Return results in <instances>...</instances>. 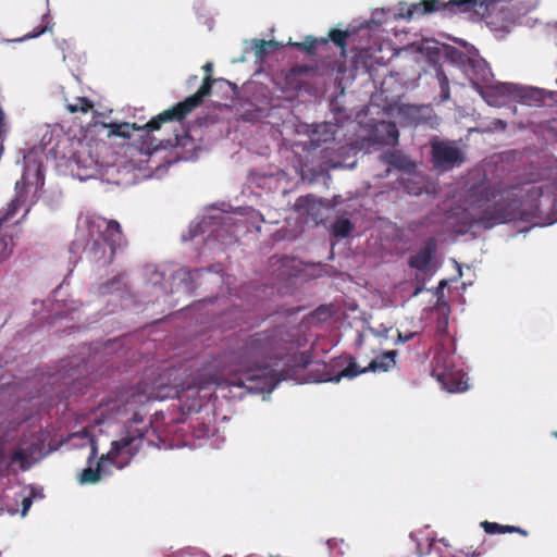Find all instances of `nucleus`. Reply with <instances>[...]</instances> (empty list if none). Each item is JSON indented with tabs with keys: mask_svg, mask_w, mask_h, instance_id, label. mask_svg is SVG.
<instances>
[{
	"mask_svg": "<svg viewBox=\"0 0 557 557\" xmlns=\"http://www.w3.org/2000/svg\"><path fill=\"white\" fill-rule=\"evenodd\" d=\"M302 327L288 322L274 330L255 333L234 352V356L203 355L163 368L152 379H145L137 386L128 388L112 401L111 410L115 417L139 418L151 423L143 412L144 406L151 400H164L176 397L182 414L197 413L210 408V400L218 394L223 398H242L246 393L271 394L284 380L289 379L288 371L280 362L270 363L267 359H282L305 346ZM150 435L159 438L157 431ZM156 443V441H153Z\"/></svg>",
	"mask_w": 557,
	"mask_h": 557,
	"instance_id": "nucleus-1",
	"label": "nucleus"
},
{
	"mask_svg": "<svg viewBox=\"0 0 557 557\" xmlns=\"http://www.w3.org/2000/svg\"><path fill=\"white\" fill-rule=\"evenodd\" d=\"M112 401L107 405L102 413L108 412L109 419H122L123 430L117 440L112 441L110 450L102 455L96 466L92 460L98 454V440L87 429L71 434L70 440L75 447L89 446L90 453L87 458L88 466L82 470L78 476V483L82 485L97 484L102 479L111 474V468L123 469L128 466L134 456L145 445L154 446L150 435L154 434L150 430V423L139 418V412H134V419L128 417H115V411L111 410Z\"/></svg>",
	"mask_w": 557,
	"mask_h": 557,
	"instance_id": "nucleus-2",
	"label": "nucleus"
},
{
	"mask_svg": "<svg viewBox=\"0 0 557 557\" xmlns=\"http://www.w3.org/2000/svg\"><path fill=\"white\" fill-rule=\"evenodd\" d=\"M122 240L121 226L116 221L97 214H85L77 220L76 238L72 243L71 251L82 250L90 262L104 267L112 262Z\"/></svg>",
	"mask_w": 557,
	"mask_h": 557,
	"instance_id": "nucleus-3",
	"label": "nucleus"
},
{
	"mask_svg": "<svg viewBox=\"0 0 557 557\" xmlns=\"http://www.w3.org/2000/svg\"><path fill=\"white\" fill-rule=\"evenodd\" d=\"M45 184L42 157L37 149H30L23 156V174L21 181L15 183V198L9 203L5 211H0V263L7 261L14 248L13 236L9 228L18 222L15 220L17 211L24 208L22 218L29 211L26 196H34Z\"/></svg>",
	"mask_w": 557,
	"mask_h": 557,
	"instance_id": "nucleus-4",
	"label": "nucleus"
},
{
	"mask_svg": "<svg viewBox=\"0 0 557 557\" xmlns=\"http://www.w3.org/2000/svg\"><path fill=\"white\" fill-rule=\"evenodd\" d=\"M207 76L205 77L202 85L193 96L187 97L184 101L178 102L174 107L161 112L158 116L151 119L144 127L137 126V124L133 123H116V122H104L96 120L95 126H100L103 131H107V136H119L122 138H129L134 131H139L145 128L146 136L150 140V146L141 147V151L146 154H150L152 151L158 150L160 147L164 148L162 145L163 140H157L156 138L150 136V132L157 131L160 128L163 122L168 121H181L184 119L193 109L198 107L203 98L211 92L213 79L211 78V72L213 69V64L211 62H207L203 67Z\"/></svg>",
	"mask_w": 557,
	"mask_h": 557,
	"instance_id": "nucleus-5",
	"label": "nucleus"
},
{
	"mask_svg": "<svg viewBox=\"0 0 557 557\" xmlns=\"http://www.w3.org/2000/svg\"><path fill=\"white\" fill-rule=\"evenodd\" d=\"M50 152L81 182L101 177L109 169L99 161L97 145L87 139L62 136Z\"/></svg>",
	"mask_w": 557,
	"mask_h": 557,
	"instance_id": "nucleus-6",
	"label": "nucleus"
},
{
	"mask_svg": "<svg viewBox=\"0 0 557 557\" xmlns=\"http://www.w3.org/2000/svg\"><path fill=\"white\" fill-rule=\"evenodd\" d=\"M479 212L466 210L456 225L458 234H467L474 227L491 230L498 224L512 221L516 218L517 206L513 201H507L495 190L485 189L482 198L478 200Z\"/></svg>",
	"mask_w": 557,
	"mask_h": 557,
	"instance_id": "nucleus-7",
	"label": "nucleus"
},
{
	"mask_svg": "<svg viewBox=\"0 0 557 557\" xmlns=\"http://www.w3.org/2000/svg\"><path fill=\"white\" fill-rule=\"evenodd\" d=\"M200 237L208 249H222L236 242V224L228 213L211 210L200 220L190 223L187 234L182 235V240H194Z\"/></svg>",
	"mask_w": 557,
	"mask_h": 557,
	"instance_id": "nucleus-8",
	"label": "nucleus"
},
{
	"mask_svg": "<svg viewBox=\"0 0 557 557\" xmlns=\"http://www.w3.org/2000/svg\"><path fill=\"white\" fill-rule=\"evenodd\" d=\"M242 310L231 296L201 299L187 308V314L198 324L212 327L231 329L237 320H242Z\"/></svg>",
	"mask_w": 557,
	"mask_h": 557,
	"instance_id": "nucleus-9",
	"label": "nucleus"
},
{
	"mask_svg": "<svg viewBox=\"0 0 557 557\" xmlns=\"http://www.w3.org/2000/svg\"><path fill=\"white\" fill-rule=\"evenodd\" d=\"M432 374L449 393H461L468 389V376L463 369L456 364V356L443 352L435 357Z\"/></svg>",
	"mask_w": 557,
	"mask_h": 557,
	"instance_id": "nucleus-10",
	"label": "nucleus"
},
{
	"mask_svg": "<svg viewBox=\"0 0 557 557\" xmlns=\"http://www.w3.org/2000/svg\"><path fill=\"white\" fill-rule=\"evenodd\" d=\"M223 268L221 264H214L210 268H200L195 270L180 269L173 274V283L177 290L184 294H191L202 284H221L224 282L222 276Z\"/></svg>",
	"mask_w": 557,
	"mask_h": 557,
	"instance_id": "nucleus-11",
	"label": "nucleus"
},
{
	"mask_svg": "<svg viewBox=\"0 0 557 557\" xmlns=\"http://www.w3.org/2000/svg\"><path fill=\"white\" fill-rule=\"evenodd\" d=\"M499 2H493L482 15L473 9L460 10L459 13L469 14V18L473 22L485 21L487 28L498 39L507 36L516 26L513 12L508 8H502L496 11V5Z\"/></svg>",
	"mask_w": 557,
	"mask_h": 557,
	"instance_id": "nucleus-12",
	"label": "nucleus"
},
{
	"mask_svg": "<svg viewBox=\"0 0 557 557\" xmlns=\"http://www.w3.org/2000/svg\"><path fill=\"white\" fill-rule=\"evenodd\" d=\"M449 57L453 63H456L463 74L469 78L473 88L478 91L480 87L486 85L493 79V73L487 62L479 55H465L458 50H451Z\"/></svg>",
	"mask_w": 557,
	"mask_h": 557,
	"instance_id": "nucleus-13",
	"label": "nucleus"
},
{
	"mask_svg": "<svg viewBox=\"0 0 557 557\" xmlns=\"http://www.w3.org/2000/svg\"><path fill=\"white\" fill-rule=\"evenodd\" d=\"M397 350L385 351L376 356L368 367L360 368L354 358L348 359L347 366L337 374L324 376L321 382L338 383L343 377L354 379L359 374L367 372H387L396 363Z\"/></svg>",
	"mask_w": 557,
	"mask_h": 557,
	"instance_id": "nucleus-14",
	"label": "nucleus"
},
{
	"mask_svg": "<svg viewBox=\"0 0 557 557\" xmlns=\"http://www.w3.org/2000/svg\"><path fill=\"white\" fill-rule=\"evenodd\" d=\"M432 162L435 169L445 172L460 166L465 153L454 140H431Z\"/></svg>",
	"mask_w": 557,
	"mask_h": 557,
	"instance_id": "nucleus-15",
	"label": "nucleus"
},
{
	"mask_svg": "<svg viewBox=\"0 0 557 557\" xmlns=\"http://www.w3.org/2000/svg\"><path fill=\"white\" fill-rule=\"evenodd\" d=\"M42 444L34 438L30 442L23 441L20 445L7 456L0 450V470L8 469L14 463H18L22 470H28L36 461L42 458Z\"/></svg>",
	"mask_w": 557,
	"mask_h": 557,
	"instance_id": "nucleus-16",
	"label": "nucleus"
},
{
	"mask_svg": "<svg viewBox=\"0 0 557 557\" xmlns=\"http://www.w3.org/2000/svg\"><path fill=\"white\" fill-rule=\"evenodd\" d=\"M339 128L341 126L337 123L322 122L302 124L297 132L308 136V139L302 145L304 149L311 151L320 148L322 145L332 144L336 139Z\"/></svg>",
	"mask_w": 557,
	"mask_h": 557,
	"instance_id": "nucleus-17",
	"label": "nucleus"
},
{
	"mask_svg": "<svg viewBox=\"0 0 557 557\" xmlns=\"http://www.w3.org/2000/svg\"><path fill=\"white\" fill-rule=\"evenodd\" d=\"M397 114L400 121L408 126L425 125L436 128L440 124V119L430 104L401 103L397 108Z\"/></svg>",
	"mask_w": 557,
	"mask_h": 557,
	"instance_id": "nucleus-18",
	"label": "nucleus"
},
{
	"mask_svg": "<svg viewBox=\"0 0 557 557\" xmlns=\"http://www.w3.org/2000/svg\"><path fill=\"white\" fill-rule=\"evenodd\" d=\"M366 134L359 137L368 143V147L372 146H391L398 144L399 132L396 123L392 121H374L367 125Z\"/></svg>",
	"mask_w": 557,
	"mask_h": 557,
	"instance_id": "nucleus-19",
	"label": "nucleus"
},
{
	"mask_svg": "<svg viewBox=\"0 0 557 557\" xmlns=\"http://www.w3.org/2000/svg\"><path fill=\"white\" fill-rule=\"evenodd\" d=\"M518 84L500 83L493 79L480 87L479 94L488 106L500 108L517 98Z\"/></svg>",
	"mask_w": 557,
	"mask_h": 557,
	"instance_id": "nucleus-20",
	"label": "nucleus"
},
{
	"mask_svg": "<svg viewBox=\"0 0 557 557\" xmlns=\"http://www.w3.org/2000/svg\"><path fill=\"white\" fill-rule=\"evenodd\" d=\"M521 107L531 108L557 106V91L533 86L518 85L517 98Z\"/></svg>",
	"mask_w": 557,
	"mask_h": 557,
	"instance_id": "nucleus-21",
	"label": "nucleus"
},
{
	"mask_svg": "<svg viewBox=\"0 0 557 557\" xmlns=\"http://www.w3.org/2000/svg\"><path fill=\"white\" fill-rule=\"evenodd\" d=\"M133 286L129 283L126 272H122L112 278L101 283L98 293L102 296H114L121 300H131Z\"/></svg>",
	"mask_w": 557,
	"mask_h": 557,
	"instance_id": "nucleus-22",
	"label": "nucleus"
},
{
	"mask_svg": "<svg viewBox=\"0 0 557 557\" xmlns=\"http://www.w3.org/2000/svg\"><path fill=\"white\" fill-rule=\"evenodd\" d=\"M436 249V240L429 238L418 252L409 257L408 265L419 272L426 273L431 269Z\"/></svg>",
	"mask_w": 557,
	"mask_h": 557,
	"instance_id": "nucleus-23",
	"label": "nucleus"
},
{
	"mask_svg": "<svg viewBox=\"0 0 557 557\" xmlns=\"http://www.w3.org/2000/svg\"><path fill=\"white\" fill-rule=\"evenodd\" d=\"M62 136H66L65 134L61 133L60 129H51L47 127L41 136L40 144L38 147H35L34 149H37L39 152V156H46L47 158H51L57 162L58 166H61L62 161L61 159H57L52 152H50L51 149L55 147L59 139H61Z\"/></svg>",
	"mask_w": 557,
	"mask_h": 557,
	"instance_id": "nucleus-24",
	"label": "nucleus"
},
{
	"mask_svg": "<svg viewBox=\"0 0 557 557\" xmlns=\"http://www.w3.org/2000/svg\"><path fill=\"white\" fill-rule=\"evenodd\" d=\"M144 277L146 284L151 287L157 299L166 293V288L164 285V272L160 271L156 265L150 264L145 267Z\"/></svg>",
	"mask_w": 557,
	"mask_h": 557,
	"instance_id": "nucleus-25",
	"label": "nucleus"
},
{
	"mask_svg": "<svg viewBox=\"0 0 557 557\" xmlns=\"http://www.w3.org/2000/svg\"><path fill=\"white\" fill-rule=\"evenodd\" d=\"M45 497L44 490L37 485H26L23 487L21 492V502H22V517H25L32 507V504L36 499H42Z\"/></svg>",
	"mask_w": 557,
	"mask_h": 557,
	"instance_id": "nucleus-26",
	"label": "nucleus"
},
{
	"mask_svg": "<svg viewBox=\"0 0 557 557\" xmlns=\"http://www.w3.org/2000/svg\"><path fill=\"white\" fill-rule=\"evenodd\" d=\"M282 45L276 40L252 39L251 49L256 55V62L262 63L267 55L277 50Z\"/></svg>",
	"mask_w": 557,
	"mask_h": 557,
	"instance_id": "nucleus-27",
	"label": "nucleus"
},
{
	"mask_svg": "<svg viewBox=\"0 0 557 557\" xmlns=\"http://www.w3.org/2000/svg\"><path fill=\"white\" fill-rule=\"evenodd\" d=\"M543 196L542 187L530 186L525 193V206L529 207L532 215L541 213V198Z\"/></svg>",
	"mask_w": 557,
	"mask_h": 557,
	"instance_id": "nucleus-28",
	"label": "nucleus"
},
{
	"mask_svg": "<svg viewBox=\"0 0 557 557\" xmlns=\"http://www.w3.org/2000/svg\"><path fill=\"white\" fill-rule=\"evenodd\" d=\"M383 159L385 163L399 170L410 171L414 166L411 160L399 151L385 153Z\"/></svg>",
	"mask_w": 557,
	"mask_h": 557,
	"instance_id": "nucleus-29",
	"label": "nucleus"
},
{
	"mask_svg": "<svg viewBox=\"0 0 557 557\" xmlns=\"http://www.w3.org/2000/svg\"><path fill=\"white\" fill-rule=\"evenodd\" d=\"M355 224L345 216H338L331 226V235L338 238H346L354 231Z\"/></svg>",
	"mask_w": 557,
	"mask_h": 557,
	"instance_id": "nucleus-30",
	"label": "nucleus"
},
{
	"mask_svg": "<svg viewBox=\"0 0 557 557\" xmlns=\"http://www.w3.org/2000/svg\"><path fill=\"white\" fill-rule=\"evenodd\" d=\"M53 23L52 18L50 17L49 13H46L41 17V25L34 28L33 32L27 33L21 38H16L13 41L15 42H23L29 39H34L39 37L40 35L45 34L46 32H50L52 29Z\"/></svg>",
	"mask_w": 557,
	"mask_h": 557,
	"instance_id": "nucleus-31",
	"label": "nucleus"
},
{
	"mask_svg": "<svg viewBox=\"0 0 557 557\" xmlns=\"http://www.w3.org/2000/svg\"><path fill=\"white\" fill-rule=\"evenodd\" d=\"M436 78L440 86V101H448L450 99L449 79L443 69H436Z\"/></svg>",
	"mask_w": 557,
	"mask_h": 557,
	"instance_id": "nucleus-32",
	"label": "nucleus"
},
{
	"mask_svg": "<svg viewBox=\"0 0 557 557\" xmlns=\"http://www.w3.org/2000/svg\"><path fill=\"white\" fill-rule=\"evenodd\" d=\"M349 35L350 33L348 30H339L334 28L330 30L329 38L335 44V46H337L342 50H345L346 40L349 37Z\"/></svg>",
	"mask_w": 557,
	"mask_h": 557,
	"instance_id": "nucleus-33",
	"label": "nucleus"
},
{
	"mask_svg": "<svg viewBox=\"0 0 557 557\" xmlns=\"http://www.w3.org/2000/svg\"><path fill=\"white\" fill-rule=\"evenodd\" d=\"M288 45L296 47L299 50L306 51L309 54H314L318 49L315 37L312 36H307L302 42L289 41Z\"/></svg>",
	"mask_w": 557,
	"mask_h": 557,
	"instance_id": "nucleus-34",
	"label": "nucleus"
},
{
	"mask_svg": "<svg viewBox=\"0 0 557 557\" xmlns=\"http://www.w3.org/2000/svg\"><path fill=\"white\" fill-rule=\"evenodd\" d=\"M389 13H392V9H375L372 12L370 23H373L375 25L386 23L388 20H392Z\"/></svg>",
	"mask_w": 557,
	"mask_h": 557,
	"instance_id": "nucleus-35",
	"label": "nucleus"
},
{
	"mask_svg": "<svg viewBox=\"0 0 557 557\" xmlns=\"http://www.w3.org/2000/svg\"><path fill=\"white\" fill-rule=\"evenodd\" d=\"M66 108L72 113L87 112L91 108V103L87 98L82 97L77 98L75 102L69 103Z\"/></svg>",
	"mask_w": 557,
	"mask_h": 557,
	"instance_id": "nucleus-36",
	"label": "nucleus"
},
{
	"mask_svg": "<svg viewBox=\"0 0 557 557\" xmlns=\"http://www.w3.org/2000/svg\"><path fill=\"white\" fill-rule=\"evenodd\" d=\"M290 114V111L288 110V108H282V107H271L269 109V112L268 114L265 115V117L269 119V123L275 125V124H278L274 117L276 115H280V120H284L285 116H288Z\"/></svg>",
	"mask_w": 557,
	"mask_h": 557,
	"instance_id": "nucleus-37",
	"label": "nucleus"
},
{
	"mask_svg": "<svg viewBox=\"0 0 557 557\" xmlns=\"http://www.w3.org/2000/svg\"><path fill=\"white\" fill-rule=\"evenodd\" d=\"M314 203H315V197L312 195H307V196L299 197L296 200L295 208L299 211L304 210L306 212H309V210L311 209V207H313Z\"/></svg>",
	"mask_w": 557,
	"mask_h": 557,
	"instance_id": "nucleus-38",
	"label": "nucleus"
},
{
	"mask_svg": "<svg viewBox=\"0 0 557 557\" xmlns=\"http://www.w3.org/2000/svg\"><path fill=\"white\" fill-rule=\"evenodd\" d=\"M409 9V4L407 2H399L395 10H392L391 17L392 20L404 18L407 20V10Z\"/></svg>",
	"mask_w": 557,
	"mask_h": 557,
	"instance_id": "nucleus-39",
	"label": "nucleus"
},
{
	"mask_svg": "<svg viewBox=\"0 0 557 557\" xmlns=\"http://www.w3.org/2000/svg\"><path fill=\"white\" fill-rule=\"evenodd\" d=\"M482 528L484 529L485 533L487 534H500L504 533L505 525H502L496 522H488L483 521L481 523Z\"/></svg>",
	"mask_w": 557,
	"mask_h": 557,
	"instance_id": "nucleus-40",
	"label": "nucleus"
},
{
	"mask_svg": "<svg viewBox=\"0 0 557 557\" xmlns=\"http://www.w3.org/2000/svg\"><path fill=\"white\" fill-rule=\"evenodd\" d=\"M369 331L376 337L387 338L391 327L385 324H380L377 327H369Z\"/></svg>",
	"mask_w": 557,
	"mask_h": 557,
	"instance_id": "nucleus-41",
	"label": "nucleus"
},
{
	"mask_svg": "<svg viewBox=\"0 0 557 557\" xmlns=\"http://www.w3.org/2000/svg\"><path fill=\"white\" fill-rule=\"evenodd\" d=\"M397 333H398L397 338L394 342L395 345L404 344V343L412 339L417 335V332H410L408 334H403L398 331Z\"/></svg>",
	"mask_w": 557,
	"mask_h": 557,
	"instance_id": "nucleus-42",
	"label": "nucleus"
},
{
	"mask_svg": "<svg viewBox=\"0 0 557 557\" xmlns=\"http://www.w3.org/2000/svg\"><path fill=\"white\" fill-rule=\"evenodd\" d=\"M504 533H519L523 536L528 535V532L524 529L515 525H505Z\"/></svg>",
	"mask_w": 557,
	"mask_h": 557,
	"instance_id": "nucleus-43",
	"label": "nucleus"
},
{
	"mask_svg": "<svg viewBox=\"0 0 557 557\" xmlns=\"http://www.w3.org/2000/svg\"><path fill=\"white\" fill-rule=\"evenodd\" d=\"M343 543H344V540H342V539H329V540L325 542V544H326V546H327L329 550H332V549L338 548V546H339L341 544H343Z\"/></svg>",
	"mask_w": 557,
	"mask_h": 557,
	"instance_id": "nucleus-44",
	"label": "nucleus"
},
{
	"mask_svg": "<svg viewBox=\"0 0 557 557\" xmlns=\"http://www.w3.org/2000/svg\"><path fill=\"white\" fill-rule=\"evenodd\" d=\"M447 285V282L445 280H442L440 283H438V286L435 288V292H434V295L441 299V297H443V294H444V289Z\"/></svg>",
	"mask_w": 557,
	"mask_h": 557,
	"instance_id": "nucleus-45",
	"label": "nucleus"
},
{
	"mask_svg": "<svg viewBox=\"0 0 557 557\" xmlns=\"http://www.w3.org/2000/svg\"><path fill=\"white\" fill-rule=\"evenodd\" d=\"M493 128L496 131H505L507 123L503 120L496 119L492 122Z\"/></svg>",
	"mask_w": 557,
	"mask_h": 557,
	"instance_id": "nucleus-46",
	"label": "nucleus"
},
{
	"mask_svg": "<svg viewBox=\"0 0 557 557\" xmlns=\"http://www.w3.org/2000/svg\"><path fill=\"white\" fill-rule=\"evenodd\" d=\"M329 166L332 168V169H336V168H343L345 165L342 162H339V161L331 160ZM346 166L349 168V169L355 168L356 166V161L347 164Z\"/></svg>",
	"mask_w": 557,
	"mask_h": 557,
	"instance_id": "nucleus-47",
	"label": "nucleus"
},
{
	"mask_svg": "<svg viewBox=\"0 0 557 557\" xmlns=\"http://www.w3.org/2000/svg\"><path fill=\"white\" fill-rule=\"evenodd\" d=\"M211 431L212 429L210 428V425H203L201 430L197 431L196 436L199 438L209 436Z\"/></svg>",
	"mask_w": 557,
	"mask_h": 557,
	"instance_id": "nucleus-48",
	"label": "nucleus"
},
{
	"mask_svg": "<svg viewBox=\"0 0 557 557\" xmlns=\"http://www.w3.org/2000/svg\"><path fill=\"white\" fill-rule=\"evenodd\" d=\"M317 40V47L319 46H327L329 45V40L330 38H325V37H320V38H315Z\"/></svg>",
	"mask_w": 557,
	"mask_h": 557,
	"instance_id": "nucleus-49",
	"label": "nucleus"
},
{
	"mask_svg": "<svg viewBox=\"0 0 557 557\" xmlns=\"http://www.w3.org/2000/svg\"><path fill=\"white\" fill-rule=\"evenodd\" d=\"M550 131L554 133V136L557 140V117L552 121Z\"/></svg>",
	"mask_w": 557,
	"mask_h": 557,
	"instance_id": "nucleus-50",
	"label": "nucleus"
},
{
	"mask_svg": "<svg viewBox=\"0 0 557 557\" xmlns=\"http://www.w3.org/2000/svg\"><path fill=\"white\" fill-rule=\"evenodd\" d=\"M207 26H208V29L211 30L212 27H213V21L211 18H207L203 22Z\"/></svg>",
	"mask_w": 557,
	"mask_h": 557,
	"instance_id": "nucleus-51",
	"label": "nucleus"
},
{
	"mask_svg": "<svg viewBox=\"0 0 557 557\" xmlns=\"http://www.w3.org/2000/svg\"><path fill=\"white\" fill-rule=\"evenodd\" d=\"M479 555H480V553H478L475 550L466 554L467 557H478Z\"/></svg>",
	"mask_w": 557,
	"mask_h": 557,
	"instance_id": "nucleus-52",
	"label": "nucleus"
},
{
	"mask_svg": "<svg viewBox=\"0 0 557 557\" xmlns=\"http://www.w3.org/2000/svg\"><path fill=\"white\" fill-rule=\"evenodd\" d=\"M554 40L557 45V23H556V26H555V29H554Z\"/></svg>",
	"mask_w": 557,
	"mask_h": 557,
	"instance_id": "nucleus-53",
	"label": "nucleus"
},
{
	"mask_svg": "<svg viewBox=\"0 0 557 557\" xmlns=\"http://www.w3.org/2000/svg\"><path fill=\"white\" fill-rule=\"evenodd\" d=\"M422 290V287H417L416 290L413 292V296H417L421 293Z\"/></svg>",
	"mask_w": 557,
	"mask_h": 557,
	"instance_id": "nucleus-54",
	"label": "nucleus"
},
{
	"mask_svg": "<svg viewBox=\"0 0 557 557\" xmlns=\"http://www.w3.org/2000/svg\"><path fill=\"white\" fill-rule=\"evenodd\" d=\"M457 267H458L459 275H461V268H460V265L458 263H457Z\"/></svg>",
	"mask_w": 557,
	"mask_h": 557,
	"instance_id": "nucleus-55",
	"label": "nucleus"
},
{
	"mask_svg": "<svg viewBox=\"0 0 557 557\" xmlns=\"http://www.w3.org/2000/svg\"><path fill=\"white\" fill-rule=\"evenodd\" d=\"M552 435H553L555 438H557V431H554V432L552 433Z\"/></svg>",
	"mask_w": 557,
	"mask_h": 557,
	"instance_id": "nucleus-56",
	"label": "nucleus"
},
{
	"mask_svg": "<svg viewBox=\"0 0 557 557\" xmlns=\"http://www.w3.org/2000/svg\"><path fill=\"white\" fill-rule=\"evenodd\" d=\"M329 149H330V147H329V146H326V147H324V148L322 149V151H327Z\"/></svg>",
	"mask_w": 557,
	"mask_h": 557,
	"instance_id": "nucleus-57",
	"label": "nucleus"
},
{
	"mask_svg": "<svg viewBox=\"0 0 557 557\" xmlns=\"http://www.w3.org/2000/svg\"><path fill=\"white\" fill-rule=\"evenodd\" d=\"M556 85H557V79H556Z\"/></svg>",
	"mask_w": 557,
	"mask_h": 557,
	"instance_id": "nucleus-58",
	"label": "nucleus"
}]
</instances>
